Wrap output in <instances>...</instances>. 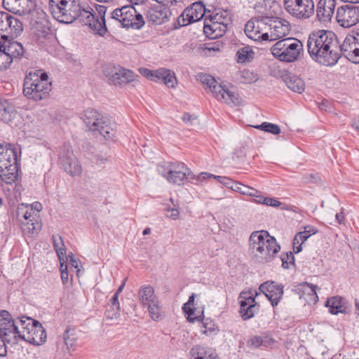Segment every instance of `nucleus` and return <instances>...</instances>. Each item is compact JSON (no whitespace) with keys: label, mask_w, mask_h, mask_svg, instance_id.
<instances>
[{"label":"nucleus","mask_w":359,"mask_h":359,"mask_svg":"<svg viewBox=\"0 0 359 359\" xmlns=\"http://www.w3.org/2000/svg\"><path fill=\"white\" fill-rule=\"evenodd\" d=\"M7 24H8V27L6 32L10 34L11 36L17 37L20 35L23 31L22 22L10 14H8Z\"/></svg>","instance_id":"33"},{"label":"nucleus","mask_w":359,"mask_h":359,"mask_svg":"<svg viewBox=\"0 0 359 359\" xmlns=\"http://www.w3.org/2000/svg\"><path fill=\"white\" fill-rule=\"evenodd\" d=\"M81 118L89 130L97 131L106 140H115L116 133L115 123L102 116L98 111L88 108L83 111Z\"/></svg>","instance_id":"5"},{"label":"nucleus","mask_w":359,"mask_h":359,"mask_svg":"<svg viewBox=\"0 0 359 359\" xmlns=\"http://www.w3.org/2000/svg\"><path fill=\"white\" fill-rule=\"evenodd\" d=\"M3 50H6L7 54L10 55L13 60L15 58H21L25 53L22 45L16 41H6Z\"/></svg>","instance_id":"30"},{"label":"nucleus","mask_w":359,"mask_h":359,"mask_svg":"<svg viewBox=\"0 0 359 359\" xmlns=\"http://www.w3.org/2000/svg\"><path fill=\"white\" fill-rule=\"evenodd\" d=\"M138 296L144 307L157 300V297L154 294V290L151 285L142 286L139 290Z\"/></svg>","instance_id":"29"},{"label":"nucleus","mask_w":359,"mask_h":359,"mask_svg":"<svg viewBox=\"0 0 359 359\" xmlns=\"http://www.w3.org/2000/svg\"><path fill=\"white\" fill-rule=\"evenodd\" d=\"M277 17L273 16H260L257 18V23H260L262 25H268L271 30V27L273 25V20L277 19Z\"/></svg>","instance_id":"50"},{"label":"nucleus","mask_w":359,"mask_h":359,"mask_svg":"<svg viewBox=\"0 0 359 359\" xmlns=\"http://www.w3.org/2000/svg\"><path fill=\"white\" fill-rule=\"evenodd\" d=\"M209 21L215 20L228 26L231 24L233 15L230 10L220 8H215L213 15L209 17Z\"/></svg>","instance_id":"27"},{"label":"nucleus","mask_w":359,"mask_h":359,"mask_svg":"<svg viewBox=\"0 0 359 359\" xmlns=\"http://www.w3.org/2000/svg\"><path fill=\"white\" fill-rule=\"evenodd\" d=\"M336 0H328L327 7L316 11L318 20L321 22H328L331 20L336 6Z\"/></svg>","instance_id":"32"},{"label":"nucleus","mask_w":359,"mask_h":359,"mask_svg":"<svg viewBox=\"0 0 359 359\" xmlns=\"http://www.w3.org/2000/svg\"><path fill=\"white\" fill-rule=\"evenodd\" d=\"M151 81L161 82L169 88H174L177 83V78L173 71L165 68H160L154 71Z\"/></svg>","instance_id":"22"},{"label":"nucleus","mask_w":359,"mask_h":359,"mask_svg":"<svg viewBox=\"0 0 359 359\" xmlns=\"http://www.w3.org/2000/svg\"><path fill=\"white\" fill-rule=\"evenodd\" d=\"M51 90V82L46 72L29 73L26 75L23 83V93L29 100L39 101L49 96Z\"/></svg>","instance_id":"4"},{"label":"nucleus","mask_w":359,"mask_h":359,"mask_svg":"<svg viewBox=\"0 0 359 359\" xmlns=\"http://www.w3.org/2000/svg\"><path fill=\"white\" fill-rule=\"evenodd\" d=\"M242 77L244 79L243 82L245 83H252L257 80L258 77L257 74H255L253 72H250L248 69H245L241 72Z\"/></svg>","instance_id":"49"},{"label":"nucleus","mask_w":359,"mask_h":359,"mask_svg":"<svg viewBox=\"0 0 359 359\" xmlns=\"http://www.w3.org/2000/svg\"><path fill=\"white\" fill-rule=\"evenodd\" d=\"M233 191L238 192V193H240L243 195H245L248 194V186H245L238 182H236L235 185H234V187H233Z\"/></svg>","instance_id":"57"},{"label":"nucleus","mask_w":359,"mask_h":359,"mask_svg":"<svg viewBox=\"0 0 359 359\" xmlns=\"http://www.w3.org/2000/svg\"><path fill=\"white\" fill-rule=\"evenodd\" d=\"M280 258L283 269H287L290 268V266H295V259L292 252L282 253Z\"/></svg>","instance_id":"41"},{"label":"nucleus","mask_w":359,"mask_h":359,"mask_svg":"<svg viewBox=\"0 0 359 359\" xmlns=\"http://www.w3.org/2000/svg\"><path fill=\"white\" fill-rule=\"evenodd\" d=\"M249 242L255 257L260 263L271 262L280 250L276 238L266 231L252 232Z\"/></svg>","instance_id":"3"},{"label":"nucleus","mask_w":359,"mask_h":359,"mask_svg":"<svg viewBox=\"0 0 359 359\" xmlns=\"http://www.w3.org/2000/svg\"><path fill=\"white\" fill-rule=\"evenodd\" d=\"M255 22L253 20H249L245 27V33L246 36L254 40L257 37V34H260V31H255Z\"/></svg>","instance_id":"45"},{"label":"nucleus","mask_w":359,"mask_h":359,"mask_svg":"<svg viewBox=\"0 0 359 359\" xmlns=\"http://www.w3.org/2000/svg\"><path fill=\"white\" fill-rule=\"evenodd\" d=\"M302 287H306L307 289H309V291H308V294H312L315 296L316 298H318L317 294H316V285H313V284H309L308 283H304L303 285H302Z\"/></svg>","instance_id":"61"},{"label":"nucleus","mask_w":359,"mask_h":359,"mask_svg":"<svg viewBox=\"0 0 359 359\" xmlns=\"http://www.w3.org/2000/svg\"><path fill=\"white\" fill-rule=\"evenodd\" d=\"M81 165L77 161L69 162V174L72 176H77L81 173Z\"/></svg>","instance_id":"47"},{"label":"nucleus","mask_w":359,"mask_h":359,"mask_svg":"<svg viewBox=\"0 0 359 359\" xmlns=\"http://www.w3.org/2000/svg\"><path fill=\"white\" fill-rule=\"evenodd\" d=\"M0 144V177L6 184H12L18 178V159L17 149Z\"/></svg>","instance_id":"6"},{"label":"nucleus","mask_w":359,"mask_h":359,"mask_svg":"<svg viewBox=\"0 0 359 359\" xmlns=\"http://www.w3.org/2000/svg\"><path fill=\"white\" fill-rule=\"evenodd\" d=\"M318 229L313 226L307 225L304 227V231L298 232L295 234L292 245L294 253H299L302 250V244L312 235L316 234Z\"/></svg>","instance_id":"24"},{"label":"nucleus","mask_w":359,"mask_h":359,"mask_svg":"<svg viewBox=\"0 0 359 359\" xmlns=\"http://www.w3.org/2000/svg\"><path fill=\"white\" fill-rule=\"evenodd\" d=\"M103 72L106 77L116 86L133 82L138 77L131 70L111 64L105 65Z\"/></svg>","instance_id":"11"},{"label":"nucleus","mask_w":359,"mask_h":359,"mask_svg":"<svg viewBox=\"0 0 359 359\" xmlns=\"http://www.w3.org/2000/svg\"><path fill=\"white\" fill-rule=\"evenodd\" d=\"M227 30V26L215 20L209 21L205 17L203 22V32L206 36L210 39H217L222 36Z\"/></svg>","instance_id":"20"},{"label":"nucleus","mask_w":359,"mask_h":359,"mask_svg":"<svg viewBox=\"0 0 359 359\" xmlns=\"http://www.w3.org/2000/svg\"><path fill=\"white\" fill-rule=\"evenodd\" d=\"M314 7L313 0H294L290 13L297 18L307 19L314 13Z\"/></svg>","instance_id":"19"},{"label":"nucleus","mask_w":359,"mask_h":359,"mask_svg":"<svg viewBox=\"0 0 359 359\" xmlns=\"http://www.w3.org/2000/svg\"><path fill=\"white\" fill-rule=\"evenodd\" d=\"M214 96L218 100H226L227 101V100L229 99L234 103L233 98L235 97V95H233V93L230 91L225 86L224 90L217 91Z\"/></svg>","instance_id":"44"},{"label":"nucleus","mask_w":359,"mask_h":359,"mask_svg":"<svg viewBox=\"0 0 359 359\" xmlns=\"http://www.w3.org/2000/svg\"><path fill=\"white\" fill-rule=\"evenodd\" d=\"M19 339L25 340L32 344L39 346L46 340V330L42 325L32 318L22 316L20 323Z\"/></svg>","instance_id":"8"},{"label":"nucleus","mask_w":359,"mask_h":359,"mask_svg":"<svg viewBox=\"0 0 359 359\" xmlns=\"http://www.w3.org/2000/svg\"><path fill=\"white\" fill-rule=\"evenodd\" d=\"M18 11H15V14H26L29 13L35 9L36 3L29 1V0H17Z\"/></svg>","instance_id":"37"},{"label":"nucleus","mask_w":359,"mask_h":359,"mask_svg":"<svg viewBox=\"0 0 359 359\" xmlns=\"http://www.w3.org/2000/svg\"><path fill=\"white\" fill-rule=\"evenodd\" d=\"M21 321L22 316L13 319L8 311L0 310V333L8 344L18 343Z\"/></svg>","instance_id":"10"},{"label":"nucleus","mask_w":359,"mask_h":359,"mask_svg":"<svg viewBox=\"0 0 359 359\" xmlns=\"http://www.w3.org/2000/svg\"><path fill=\"white\" fill-rule=\"evenodd\" d=\"M168 174V182L178 185L182 184L184 180H193L195 178L191 170L182 162L170 163Z\"/></svg>","instance_id":"15"},{"label":"nucleus","mask_w":359,"mask_h":359,"mask_svg":"<svg viewBox=\"0 0 359 359\" xmlns=\"http://www.w3.org/2000/svg\"><path fill=\"white\" fill-rule=\"evenodd\" d=\"M69 1H72L69 8V15L71 18L69 25L78 21L82 25L88 26L95 34L100 36H104L107 34L108 29L105 20L106 6L102 5L95 6V9L100 17V20L90 6L87 5L86 7L82 6L79 0H69Z\"/></svg>","instance_id":"2"},{"label":"nucleus","mask_w":359,"mask_h":359,"mask_svg":"<svg viewBox=\"0 0 359 359\" xmlns=\"http://www.w3.org/2000/svg\"><path fill=\"white\" fill-rule=\"evenodd\" d=\"M171 162H167L163 165H158L157 170L163 177H164L168 181V172L170 171V164Z\"/></svg>","instance_id":"54"},{"label":"nucleus","mask_w":359,"mask_h":359,"mask_svg":"<svg viewBox=\"0 0 359 359\" xmlns=\"http://www.w3.org/2000/svg\"><path fill=\"white\" fill-rule=\"evenodd\" d=\"M255 128L273 135L280 133V128L278 125L269 122H264L260 125L255 126Z\"/></svg>","instance_id":"40"},{"label":"nucleus","mask_w":359,"mask_h":359,"mask_svg":"<svg viewBox=\"0 0 359 359\" xmlns=\"http://www.w3.org/2000/svg\"><path fill=\"white\" fill-rule=\"evenodd\" d=\"M36 34L39 37L47 38L48 36L50 34V29L49 27H43L41 30L37 29Z\"/></svg>","instance_id":"64"},{"label":"nucleus","mask_w":359,"mask_h":359,"mask_svg":"<svg viewBox=\"0 0 359 359\" xmlns=\"http://www.w3.org/2000/svg\"><path fill=\"white\" fill-rule=\"evenodd\" d=\"M69 265L71 266L72 271H75L78 278L84 273V268L79 258L75 257L72 252H69Z\"/></svg>","instance_id":"35"},{"label":"nucleus","mask_w":359,"mask_h":359,"mask_svg":"<svg viewBox=\"0 0 359 359\" xmlns=\"http://www.w3.org/2000/svg\"><path fill=\"white\" fill-rule=\"evenodd\" d=\"M281 78L287 87L292 91L297 93H302L304 91L305 83L301 77L286 72L282 74Z\"/></svg>","instance_id":"23"},{"label":"nucleus","mask_w":359,"mask_h":359,"mask_svg":"<svg viewBox=\"0 0 359 359\" xmlns=\"http://www.w3.org/2000/svg\"><path fill=\"white\" fill-rule=\"evenodd\" d=\"M184 312L188 315V320L189 322H194L195 318H191V316L194 315L195 313V309L191 307V306H189L188 307L185 308V309H183Z\"/></svg>","instance_id":"63"},{"label":"nucleus","mask_w":359,"mask_h":359,"mask_svg":"<svg viewBox=\"0 0 359 359\" xmlns=\"http://www.w3.org/2000/svg\"><path fill=\"white\" fill-rule=\"evenodd\" d=\"M8 18V13L1 11L0 12V32H6L8 31V24H7V20Z\"/></svg>","instance_id":"52"},{"label":"nucleus","mask_w":359,"mask_h":359,"mask_svg":"<svg viewBox=\"0 0 359 359\" xmlns=\"http://www.w3.org/2000/svg\"><path fill=\"white\" fill-rule=\"evenodd\" d=\"M253 54L252 50L249 46L243 47L236 53L237 62L240 63L248 62Z\"/></svg>","instance_id":"38"},{"label":"nucleus","mask_w":359,"mask_h":359,"mask_svg":"<svg viewBox=\"0 0 359 359\" xmlns=\"http://www.w3.org/2000/svg\"><path fill=\"white\" fill-rule=\"evenodd\" d=\"M205 11V6L203 2L197 1L192 4L178 17L177 22L175 23V28H180L201 20L204 17Z\"/></svg>","instance_id":"12"},{"label":"nucleus","mask_w":359,"mask_h":359,"mask_svg":"<svg viewBox=\"0 0 359 359\" xmlns=\"http://www.w3.org/2000/svg\"><path fill=\"white\" fill-rule=\"evenodd\" d=\"M359 46V38L348 35L344 40L341 45L338 44V51L340 57L344 55L346 57L348 53L353 52L354 47Z\"/></svg>","instance_id":"28"},{"label":"nucleus","mask_w":359,"mask_h":359,"mask_svg":"<svg viewBox=\"0 0 359 359\" xmlns=\"http://www.w3.org/2000/svg\"><path fill=\"white\" fill-rule=\"evenodd\" d=\"M240 314L243 320H247L254 317L259 311V304L251 292L243 291L239 296Z\"/></svg>","instance_id":"14"},{"label":"nucleus","mask_w":359,"mask_h":359,"mask_svg":"<svg viewBox=\"0 0 359 359\" xmlns=\"http://www.w3.org/2000/svg\"><path fill=\"white\" fill-rule=\"evenodd\" d=\"M13 61V60L6 50L3 49L0 50V72L8 68Z\"/></svg>","instance_id":"43"},{"label":"nucleus","mask_w":359,"mask_h":359,"mask_svg":"<svg viewBox=\"0 0 359 359\" xmlns=\"http://www.w3.org/2000/svg\"><path fill=\"white\" fill-rule=\"evenodd\" d=\"M263 340L261 336L254 335L247 341V346L248 347H254L255 348H259L262 346Z\"/></svg>","instance_id":"48"},{"label":"nucleus","mask_w":359,"mask_h":359,"mask_svg":"<svg viewBox=\"0 0 359 359\" xmlns=\"http://www.w3.org/2000/svg\"><path fill=\"white\" fill-rule=\"evenodd\" d=\"M190 354L191 359H219L217 355L210 354L206 356V351L205 348L199 345L195 346L191 351Z\"/></svg>","instance_id":"36"},{"label":"nucleus","mask_w":359,"mask_h":359,"mask_svg":"<svg viewBox=\"0 0 359 359\" xmlns=\"http://www.w3.org/2000/svg\"><path fill=\"white\" fill-rule=\"evenodd\" d=\"M255 41H272L271 34L269 35L268 32L257 34V37L254 39Z\"/></svg>","instance_id":"60"},{"label":"nucleus","mask_w":359,"mask_h":359,"mask_svg":"<svg viewBox=\"0 0 359 359\" xmlns=\"http://www.w3.org/2000/svg\"><path fill=\"white\" fill-rule=\"evenodd\" d=\"M14 107L8 102L0 104V118L5 123L11 122L15 116Z\"/></svg>","instance_id":"34"},{"label":"nucleus","mask_w":359,"mask_h":359,"mask_svg":"<svg viewBox=\"0 0 359 359\" xmlns=\"http://www.w3.org/2000/svg\"><path fill=\"white\" fill-rule=\"evenodd\" d=\"M67 0H50L49 8L53 18L59 22L67 24Z\"/></svg>","instance_id":"21"},{"label":"nucleus","mask_w":359,"mask_h":359,"mask_svg":"<svg viewBox=\"0 0 359 359\" xmlns=\"http://www.w3.org/2000/svg\"><path fill=\"white\" fill-rule=\"evenodd\" d=\"M283 288V284L273 280L266 281L259 287L260 292L265 294L273 308L280 302L284 293Z\"/></svg>","instance_id":"16"},{"label":"nucleus","mask_w":359,"mask_h":359,"mask_svg":"<svg viewBox=\"0 0 359 359\" xmlns=\"http://www.w3.org/2000/svg\"><path fill=\"white\" fill-rule=\"evenodd\" d=\"M262 339L263 340L262 346L265 348H272L276 343V340L268 333H264Z\"/></svg>","instance_id":"53"},{"label":"nucleus","mask_w":359,"mask_h":359,"mask_svg":"<svg viewBox=\"0 0 359 359\" xmlns=\"http://www.w3.org/2000/svg\"><path fill=\"white\" fill-rule=\"evenodd\" d=\"M338 48V39L332 31L313 30L308 37L307 49L309 55L323 65L332 67L337 63L340 58Z\"/></svg>","instance_id":"1"},{"label":"nucleus","mask_w":359,"mask_h":359,"mask_svg":"<svg viewBox=\"0 0 359 359\" xmlns=\"http://www.w3.org/2000/svg\"><path fill=\"white\" fill-rule=\"evenodd\" d=\"M200 81L205 88H208L213 95L218 90H224V86L218 83L214 77L210 74H203L199 76Z\"/></svg>","instance_id":"31"},{"label":"nucleus","mask_w":359,"mask_h":359,"mask_svg":"<svg viewBox=\"0 0 359 359\" xmlns=\"http://www.w3.org/2000/svg\"><path fill=\"white\" fill-rule=\"evenodd\" d=\"M170 15V9L166 4H153L147 11L146 18L149 22L159 25L167 22Z\"/></svg>","instance_id":"17"},{"label":"nucleus","mask_w":359,"mask_h":359,"mask_svg":"<svg viewBox=\"0 0 359 359\" xmlns=\"http://www.w3.org/2000/svg\"><path fill=\"white\" fill-rule=\"evenodd\" d=\"M346 58L354 63H359V46L354 47L353 52L348 53Z\"/></svg>","instance_id":"56"},{"label":"nucleus","mask_w":359,"mask_h":359,"mask_svg":"<svg viewBox=\"0 0 359 359\" xmlns=\"http://www.w3.org/2000/svg\"><path fill=\"white\" fill-rule=\"evenodd\" d=\"M69 352L72 350L74 351L76 346V341L78 339V333L81 334L80 331L76 332L74 328L72 329L69 327Z\"/></svg>","instance_id":"46"},{"label":"nucleus","mask_w":359,"mask_h":359,"mask_svg":"<svg viewBox=\"0 0 359 359\" xmlns=\"http://www.w3.org/2000/svg\"><path fill=\"white\" fill-rule=\"evenodd\" d=\"M336 19L343 27H351L359 22V6L344 5L337 8Z\"/></svg>","instance_id":"13"},{"label":"nucleus","mask_w":359,"mask_h":359,"mask_svg":"<svg viewBox=\"0 0 359 359\" xmlns=\"http://www.w3.org/2000/svg\"><path fill=\"white\" fill-rule=\"evenodd\" d=\"M264 205L271 207H278L281 205V203L273 198L265 197L264 199Z\"/></svg>","instance_id":"58"},{"label":"nucleus","mask_w":359,"mask_h":359,"mask_svg":"<svg viewBox=\"0 0 359 359\" xmlns=\"http://www.w3.org/2000/svg\"><path fill=\"white\" fill-rule=\"evenodd\" d=\"M17 0H3L4 7L8 11L15 13V11H18Z\"/></svg>","instance_id":"51"},{"label":"nucleus","mask_w":359,"mask_h":359,"mask_svg":"<svg viewBox=\"0 0 359 359\" xmlns=\"http://www.w3.org/2000/svg\"><path fill=\"white\" fill-rule=\"evenodd\" d=\"M345 299L339 296H334L328 299L325 302V306L329 308V311L333 315L339 313H346V307L344 305Z\"/></svg>","instance_id":"26"},{"label":"nucleus","mask_w":359,"mask_h":359,"mask_svg":"<svg viewBox=\"0 0 359 359\" xmlns=\"http://www.w3.org/2000/svg\"><path fill=\"white\" fill-rule=\"evenodd\" d=\"M147 307L151 318L154 320H158L161 317V307L158 304V299L154 301L153 304H149Z\"/></svg>","instance_id":"42"},{"label":"nucleus","mask_w":359,"mask_h":359,"mask_svg":"<svg viewBox=\"0 0 359 359\" xmlns=\"http://www.w3.org/2000/svg\"><path fill=\"white\" fill-rule=\"evenodd\" d=\"M41 223L37 218H32L29 221L23 223V229L32 234L37 233L41 229Z\"/></svg>","instance_id":"39"},{"label":"nucleus","mask_w":359,"mask_h":359,"mask_svg":"<svg viewBox=\"0 0 359 359\" xmlns=\"http://www.w3.org/2000/svg\"><path fill=\"white\" fill-rule=\"evenodd\" d=\"M290 28V25L287 20L279 18L275 19L271 30V40H278L285 36L289 34Z\"/></svg>","instance_id":"25"},{"label":"nucleus","mask_w":359,"mask_h":359,"mask_svg":"<svg viewBox=\"0 0 359 359\" xmlns=\"http://www.w3.org/2000/svg\"><path fill=\"white\" fill-rule=\"evenodd\" d=\"M72 65L74 72H78L81 69V62L79 60L69 57V67Z\"/></svg>","instance_id":"62"},{"label":"nucleus","mask_w":359,"mask_h":359,"mask_svg":"<svg viewBox=\"0 0 359 359\" xmlns=\"http://www.w3.org/2000/svg\"><path fill=\"white\" fill-rule=\"evenodd\" d=\"M104 315L109 319L117 318L120 316V309L110 306L109 309H106Z\"/></svg>","instance_id":"55"},{"label":"nucleus","mask_w":359,"mask_h":359,"mask_svg":"<svg viewBox=\"0 0 359 359\" xmlns=\"http://www.w3.org/2000/svg\"><path fill=\"white\" fill-rule=\"evenodd\" d=\"M111 18L126 29H140L145 24L142 15L137 13L132 5L114 9L111 13Z\"/></svg>","instance_id":"9"},{"label":"nucleus","mask_w":359,"mask_h":359,"mask_svg":"<svg viewBox=\"0 0 359 359\" xmlns=\"http://www.w3.org/2000/svg\"><path fill=\"white\" fill-rule=\"evenodd\" d=\"M196 116L195 115L191 114L188 112H186L182 116V120L187 124H192L193 121L196 119Z\"/></svg>","instance_id":"59"},{"label":"nucleus","mask_w":359,"mask_h":359,"mask_svg":"<svg viewBox=\"0 0 359 359\" xmlns=\"http://www.w3.org/2000/svg\"><path fill=\"white\" fill-rule=\"evenodd\" d=\"M53 241L60 263L61 278L63 284L65 285L67 282V256L65 243L59 235L53 236Z\"/></svg>","instance_id":"18"},{"label":"nucleus","mask_w":359,"mask_h":359,"mask_svg":"<svg viewBox=\"0 0 359 359\" xmlns=\"http://www.w3.org/2000/svg\"><path fill=\"white\" fill-rule=\"evenodd\" d=\"M302 43L295 38H286L278 41L271 48L272 55L280 61L293 62L303 51Z\"/></svg>","instance_id":"7"}]
</instances>
